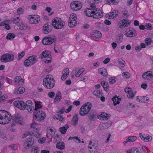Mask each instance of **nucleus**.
Returning <instances> with one entry per match:
<instances>
[{
  "label": "nucleus",
  "instance_id": "nucleus-1",
  "mask_svg": "<svg viewBox=\"0 0 153 153\" xmlns=\"http://www.w3.org/2000/svg\"><path fill=\"white\" fill-rule=\"evenodd\" d=\"M90 7L91 8H87L85 11L86 16L95 19L99 18L102 16L103 13L100 9L95 8L94 4H91Z\"/></svg>",
  "mask_w": 153,
  "mask_h": 153
},
{
  "label": "nucleus",
  "instance_id": "nucleus-2",
  "mask_svg": "<svg viewBox=\"0 0 153 153\" xmlns=\"http://www.w3.org/2000/svg\"><path fill=\"white\" fill-rule=\"evenodd\" d=\"M43 85L47 89L52 88L55 86V81L51 75H47L43 79Z\"/></svg>",
  "mask_w": 153,
  "mask_h": 153
},
{
  "label": "nucleus",
  "instance_id": "nucleus-3",
  "mask_svg": "<svg viewBox=\"0 0 153 153\" xmlns=\"http://www.w3.org/2000/svg\"><path fill=\"white\" fill-rule=\"evenodd\" d=\"M11 114L5 110L0 111V124H6L10 122Z\"/></svg>",
  "mask_w": 153,
  "mask_h": 153
},
{
  "label": "nucleus",
  "instance_id": "nucleus-4",
  "mask_svg": "<svg viewBox=\"0 0 153 153\" xmlns=\"http://www.w3.org/2000/svg\"><path fill=\"white\" fill-rule=\"evenodd\" d=\"M91 107V103L90 102H87L80 108L79 110V114L83 116L87 114L90 111Z\"/></svg>",
  "mask_w": 153,
  "mask_h": 153
},
{
  "label": "nucleus",
  "instance_id": "nucleus-5",
  "mask_svg": "<svg viewBox=\"0 0 153 153\" xmlns=\"http://www.w3.org/2000/svg\"><path fill=\"white\" fill-rule=\"evenodd\" d=\"M52 24L54 28L59 29L64 27L65 22L61 18L58 17L52 20Z\"/></svg>",
  "mask_w": 153,
  "mask_h": 153
},
{
  "label": "nucleus",
  "instance_id": "nucleus-6",
  "mask_svg": "<svg viewBox=\"0 0 153 153\" xmlns=\"http://www.w3.org/2000/svg\"><path fill=\"white\" fill-rule=\"evenodd\" d=\"M10 119V122L12 121V126H13L15 123L22 124L23 122V118L21 115L18 113L15 114L12 117L11 116Z\"/></svg>",
  "mask_w": 153,
  "mask_h": 153
},
{
  "label": "nucleus",
  "instance_id": "nucleus-7",
  "mask_svg": "<svg viewBox=\"0 0 153 153\" xmlns=\"http://www.w3.org/2000/svg\"><path fill=\"white\" fill-rule=\"evenodd\" d=\"M45 116V113L39 109V110L36 111L33 119L37 121H41L43 120Z\"/></svg>",
  "mask_w": 153,
  "mask_h": 153
},
{
  "label": "nucleus",
  "instance_id": "nucleus-8",
  "mask_svg": "<svg viewBox=\"0 0 153 153\" xmlns=\"http://www.w3.org/2000/svg\"><path fill=\"white\" fill-rule=\"evenodd\" d=\"M14 55L8 53L3 55L1 57V60L2 62H7L13 61L14 59Z\"/></svg>",
  "mask_w": 153,
  "mask_h": 153
},
{
  "label": "nucleus",
  "instance_id": "nucleus-9",
  "mask_svg": "<svg viewBox=\"0 0 153 153\" xmlns=\"http://www.w3.org/2000/svg\"><path fill=\"white\" fill-rule=\"evenodd\" d=\"M136 30L133 28L130 27L127 29L125 32V35L127 37H132L137 35Z\"/></svg>",
  "mask_w": 153,
  "mask_h": 153
},
{
  "label": "nucleus",
  "instance_id": "nucleus-10",
  "mask_svg": "<svg viewBox=\"0 0 153 153\" xmlns=\"http://www.w3.org/2000/svg\"><path fill=\"white\" fill-rule=\"evenodd\" d=\"M88 147L89 150L91 153H95L98 149V144L96 142L90 141Z\"/></svg>",
  "mask_w": 153,
  "mask_h": 153
},
{
  "label": "nucleus",
  "instance_id": "nucleus-11",
  "mask_svg": "<svg viewBox=\"0 0 153 153\" xmlns=\"http://www.w3.org/2000/svg\"><path fill=\"white\" fill-rule=\"evenodd\" d=\"M76 16L75 14H71L69 17L68 25L71 27H74L75 26L77 22L76 21Z\"/></svg>",
  "mask_w": 153,
  "mask_h": 153
},
{
  "label": "nucleus",
  "instance_id": "nucleus-12",
  "mask_svg": "<svg viewBox=\"0 0 153 153\" xmlns=\"http://www.w3.org/2000/svg\"><path fill=\"white\" fill-rule=\"evenodd\" d=\"M71 9L73 10L77 11L80 10L82 7L81 3L78 1H74L70 4Z\"/></svg>",
  "mask_w": 153,
  "mask_h": 153
},
{
  "label": "nucleus",
  "instance_id": "nucleus-13",
  "mask_svg": "<svg viewBox=\"0 0 153 153\" xmlns=\"http://www.w3.org/2000/svg\"><path fill=\"white\" fill-rule=\"evenodd\" d=\"M34 131H27L23 135L22 137L25 138L27 136H31L33 135L36 138H38L41 137V134L39 133V130H33Z\"/></svg>",
  "mask_w": 153,
  "mask_h": 153
},
{
  "label": "nucleus",
  "instance_id": "nucleus-14",
  "mask_svg": "<svg viewBox=\"0 0 153 153\" xmlns=\"http://www.w3.org/2000/svg\"><path fill=\"white\" fill-rule=\"evenodd\" d=\"M53 37L47 36L44 38L42 40V43L45 45H49L52 44L55 41Z\"/></svg>",
  "mask_w": 153,
  "mask_h": 153
},
{
  "label": "nucleus",
  "instance_id": "nucleus-15",
  "mask_svg": "<svg viewBox=\"0 0 153 153\" xmlns=\"http://www.w3.org/2000/svg\"><path fill=\"white\" fill-rule=\"evenodd\" d=\"M13 104L15 106L21 110H24L26 108L25 103L22 101H15L13 102Z\"/></svg>",
  "mask_w": 153,
  "mask_h": 153
},
{
  "label": "nucleus",
  "instance_id": "nucleus-16",
  "mask_svg": "<svg viewBox=\"0 0 153 153\" xmlns=\"http://www.w3.org/2000/svg\"><path fill=\"white\" fill-rule=\"evenodd\" d=\"M130 21H128L126 19H123L120 21L118 24L119 28H122L128 27L130 24Z\"/></svg>",
  "mask_w": 153,
  "mask_h": 153
},
{
  "label": "nucleus",
  "instance_id": "nucleus-17",
  "mask_svg": "<svg viewBox=\"0 0 153 153\" xmlns=\"http://www.w3.org/2000/svg\"><path fill=\"white\" fill-rule=\"evenodd\" d=\"M34 143V139L31 137H30L25 141L24 144V146L26 149H29L31 147Z\"/></svg>",
  "mask_w": 153,
  "mask_h": 153
},
{
  "label": "nucleus",
  "instance_id": "nucleus-18",
  "mask_svg": "<svg viewBox=\"0 0 153 153\" xmlns=\"http://www.w3.org/2000/svg\"><path fill=\"white\" fill-rule=\"evenodd\" d=\"M142 76L145 80H151L153 77V72L151 71L146 72L143 74Z\"/></svg>",
  "mask_w": 153,
  "mask_h": 153
},
{
  "label": "nucleus",
  "instance_id": "nucleus-19",
  "mask_svg": "<svg viewBox=\"0 0 153 153\" xmlns=\"http://www.w3.org/2000/svg\"><path fill=\"white\" fill-rule=\"evenodd\" d=\"M40 20V17L39 15H34L30 18V22L31 24H37Z\"/></svg>",
  "mask_w": 153,
  "mask_h": 153
},
{
  "label": "nucleus",
  "instance_id": "nucleus-20",
  "mask_svg": "<svg viewBox=\"0 0 153 153\" xmlns=\"http://www.w3.org/2000/svg\"><path fill=\"white\" fill-rule=\"evenodd\" d=\"M26 108L29 112H32L34 110L32 102L30 100L27 101L25 103Z\"/></svg>",
  "mask_w": 153,
  "mask_h": 153
},
{
  "label": "nucleus",
  "instance_id": "nucleus-21",
  "mask_svg": "<svg viewBox=\"0 0 153 153\" xmlns=\"http://www.w3.org/2000/svg\"><path fill=\"white\" fill-rule=\"evenodd\" d=\"M118 11L117 10H114L112 12H110L106 14L105 16L106 18L110 19H113L117 16Z\"/></svg>",
  "mask_w": 153,
  "mask_h": 153
},
{
  "label": "nucleus",
  "instance_id": "nucleus-22",
  "mask_svg": "<svg viewBox=\"0 0 153 153\" xmlns=\"http://www.w3.org/2000/svg\"><path fill=\"white\" fill-rule=\"evenodd\" d=\"M51 23H47L45 24L43 27L44 33L45 34H47L51 31Z\"/></svg>",
  "mask_w": 153,
  "mask_h": 153
},
{
  "label": "nucleus",
  "instance_id": "nucleus-23",
  "mask_svg": "<svg viewBox=\"0 0 153 153\" xmlns=\"http://www.w3.org/2000/svg\"><path fill=\"white\" fill-rule=\"evenodd\" d=\"M110 116L109 114L104 112L102 113L100 115L98 116V118L101 120H106L109 119Z\"/></svg>",
  "mask_w": 153,
  "mask_h": 153
},
{
  "label": "nucleus",
  "instance_id": "nucleus-24",
  "mask_svg": "<svg viewBox=\"0 0 153 153\" xmlns=\"http://www.w3.org/2000/svg\"><path fill=\"white\" fill-rule=\"evenodd\" d=\"M92 37L98 39H100L102 37V35L101 32L97 30H94L92 34Z\"/></svg>",
  "mask_w": 153,
  "mask_h": 153
},
{
  "label": "nucleus",
  "instance_id": "nucleus-25",
  "mask_svg": "<svg viewBox=\"0 0 153 153\" xmlns=\"http://www.w3.org/2000/svg\"><path fill=\"white\" fill-rule=\"evenodd\" d=\"M69 73V70L68 68H66L63 71V74L61 77L62 80H65L68 77Z\"/></svg>",
  "mask_w": 153,
  "mask_h": 153
},
{
  "label": "nucleus",
  "instance_id": "nucleus-26",
  "mask_svg": "<svg viewBox=\"0 0 153 153\" xmlns=\"http://www.w3.org/2000/svg\"><path fill=\"white\" fill-rule=\"evenodd\" d=\"M98 74L101 75L104 77L108 75L107 70L104 68H99L98 71Z\"/></svg>",
  "mask_w": 153,
  "mask_h": 153
},
{
  "label": "nucleus",
  "instance_id": "nucleus-27",
  "mask_svg": "<svg viewBox=\"0 0 153 153\" xmlns=\"http://www.w3.org/2000/svg\"><path fill=\"white\" fill-rule=\"evenodd\" d=\"M55 129L53 128L52 127H48L47 129L48 134L51 137H52L55 134Z\"/></svg>",
  "mask_w": 153,
  "mask_h": 153
},
{
  "label": "nucleus",
  "instance_id": "nucleus-28",
  "mask_svg": "<svg viewBox=\"0 0 153 153\" xmlns=\"http://www.w3.org/2000/svg\"><path fill=\"white\" fill-rule=\"evenodd\" d=\"M15 81L16 83L19 85H22L23 84L24 80L19 76H17L15 78Z\"/></svg>",
  "mask_w": 153,
  "mask_h": 153
},
{
  "label": "nucleus",
  "instance_id": "nucleus-29",
  "mask_svg": "<svg viewBox=\"0 0 153 153\" xmlns=\"http://www.w3.org/2000/svg\"><path fill=\"white\" fill-rule=\"evenodd\" d=\"M112 100L113 102L114 105H116L117 104H119L120 101L121 100V99L119 98L117 95H115L112 98Z\"/></svg>",
  "mask_w": 153,
  "mask_h": 153
},
{
  "label": "nucleus",
  "instance_id": "nucleus-30",
  "mask_svg": "<svg viewBox=\"0 0 153 153\" xmlns=\"http://www.w3.org/2000/svg\"><path fill=\"white\" fill-rule=\"evenodd\" d=\"M28 59L30 61L31 64L32 65L34 64L36 61L37 59V58L35 55H33L30 56L28 58Z\"/></svg>",
  "mask_w": 153,
  "mask_h": 153
},
{
  "label": "nucleus",
  "instance_id": "nucleus-31",
  "mask_svg": "<svg viewBox=\"0 0 153 153\" xmlns=\"http://www.w3.org/2000/svg\"><path fill=\"white\" fill-rule=\"evenodd\" d=\"M68 128V125L67 124H66L64 126L60 128H59V130L62 134H64L66 133Z\"/></svg>",
  "mask_w": 153,
  "mask_h": 153
},
{
  "label": "nucleus",
  "instance_id": "nucleus-32",
  "mask_svg": "<svg viewBox=\"0 0 153 153\" xmlns=\"http://www.w3.org/2000/svg\"><path fill=\"white\" fill-rule=\"evenodd\" d=\"M101 84L105 91H107L109 90V85L107 82L104 81H102Z\"/></svg>",
  "mask_w": 153,
  "mask_h": 153
},
{
  "label": "nucleus",
  "instance_id": "nucleus-33",
  "mask_svg": "<svg viewBox=\"0 0 153 153\" xmlns=\"http://www.w3.org/2000/svg\"><path fill=\"white\" fill-rule=\"evenodd\" d=\"M61 96V93L60 91L58 92L57 93L55 98L54 99V102L55 103H57L60 101Z\"/></svg>",
  "mask_w": 153,
  "mask_h": 153
},
{
  "label": "nucleus",
  "instance_id": "nucleus-34",
  "mask_svg": "<svg viewBox=\"0 0 153 153\" xmlns=\"http://www.w3.org/2000/svg\"><path fill=\"white\" fill-rule=\"evenodd\" d=\"M35 107H34V110L35 111L39 110V109L41 108L42 106V103L39 101L35 102Z\"/></svg>",
  "mask_w": 153,
  "mask_h": 153
},
{
  "label": "nucleus",
  "instance_id": "nucleus-35",
  "mask_svg": "<svg viewBox=\"0 0 153 153\" xmlns=\"http://www.w3.org/2000/svg\"><path fill=\"white\" fill-rule=\"evenodd\" d=\"M78 119V114H75L74 116L72 119V122L74 125L76 126L77 124Z\"/></svg>",
  "mask_w": 153,
  "mask_h": 153
},
{
  "label": "nucleus",
  "instance_id": "nucleus-36",
  "mask_svg": "<svg viewBox=\"0 0 153 153\" xmlns=\"http://www.w3.org/2000/svg\"><path fill=\"white\" fill-rule=\"evenodd\" d=\"M18 27L20 30H25L27 28V25L23 22H21L19 24Z\"/></svg>",
  "mask_w": 153,
  "mask_h": 153
},
{
  "label": "nucleus",
  "instance_id": "nucleus-37",
  "mask_svg": "<svg viewBox=\"0 0 153 153\" xmlns=\"http://www.w3.org/2000/svg\"><path fill=\"white\" fill-rule=\"evenodd\" d=\"M40 126L39 124L36 123L35 122L32 123L31 125V128H33L34 129L33 130H39Z\"/></svg>",
  "mask_w": 153,
  "mask_h": 153
},
{
  "label": "nucleus",
  "instance_id": "nucleus-38",
  "mask_svg": "<svg viewBox=\"0 0 153 153\" xmlns=\"http://www.w3.org/2000/svg\"><path fill=\"white\" fill-rule=\"evenodd\" d=\"M93 94L98 97H100L101 96H102L103 93L101 91H100L98 90H96L93 91Z\"/></svg>",
  "mask_w": 153,
  "mask_h": 153
},
{
  "label": "nucleus",
  "instance_id": "nucleus-39",
  "mask_svg": "<svg viewBox=\"0 0 153 153\" xmlns=\"http://www.w3.org/2000/svg\"><path fill=\"white\" fill-rule=\"evenodd\" d=\"M123 38V34H119L116 38L115 42L117 43H120L122 41Z\"/></svg>",
  "mask_w": 153,
  "mask_h": 153
},
{
  "label": "nucleus",
  "instance_id": "nucleus-40",
  "mask_svg": "<svg viewBox=\"0 0 153 153\" xmlns=\"http://www.w3.org/2000/svg\"><path fill=\"white\" fill-rule=\"evenodd\" d=\"M65 143L63 142L58 143L56 145L57 148L60 149H63L65 148Z\"/></svg>",
  "mask_w": 153,
  "mask_h": 153
},
{
  "label": "nucleus",
  "instance_id": "nucleus-41",
  "mask_svg": "<svg viewBox=\"0 0 153 153\" xmlns=\"http://www.w3.org/2000/svg\"><path fill=\"white\" fill-rule=\"evenodd\" d=\"M112 125V123L110 121H108L107 123H104L102 124V126L104 128L107 129L109 127Z\"/></svg>",
  "mask_w": 153,
  "mask_h": 153
},
{
  "label": "nucleus",
  "instance_id": "nucleus-42",
  "mask_svg": "<svg viewBox=\"0 0 153 153\" xmlns=\"http://www.w3.org/2000/svg\"><path fill=\"white\" fill-rule=\"evenodd\" d=\"M84 68H81L79 70L77 71L76 70L75 71V76L76 77H79L84 71Z\"/></svg>",
  "mask_w": 153,
  "mask_h": 153
},
{
  "label": "nucleus",
  "instance_id": "nucleus-43",
  "mask_svg": "<svg viewBox=\"0 0 153 153\" xmlns=\"http://www.w3.org/2000/svg\"><path fill=\"white\" fill-rule=\"evenodd\" d=\"M137 139V137L135 136H131L128 137L127 138V141H128L129 142H133Z\"/></svg>",
  "mask_w": 153,
  "mask_h": 153
},
{
  "label": "nucleus",
  "instance_id": "nucleus-44",
  "mask_svg": "<svg viewBox=\"0 0 153 153\" xmlns=\"http://www.w3.org/2000/svg\"><path fill=\"white\" fill-rule=\"evenodd\" d=\"M39 150L37 146H34L31 149V153H38L39 152Z\"/></svg>",
  "mask_w": 153,
  "mask_h": 153
},
{
  "label": "nucleus",
  "instance_id": "nucleus-45",
  "mask_svg": "<svg viewBox=\"0 0 153 153\" xmlns=\"http://www.w3.org/2000/svg\"><path fill=\"white\" fill-rule=\"evenodd\" d=\"M43 54L44 57L45 58L48 59V58L51 57L50 53L48 51H43Z\"/></svg>",
  "mask_w": 153,
  "mask_h": 153
},
{
  "label": "nucleus",
  "instance_id": "nucleus-46",
  "mask_svg": "<svg viewBox=\"0 0 153 153\" xmlns=\"http://www.w3.org/2000/svg\"><path fill=\"white\" fill-rule=\"evenodd\" d=\"M15 36V35L13 33H9L7 34L6 38L7 39L12 40L13 39Z\"/></svg>",
  "mask_w": 153,
  "mask_h": 153
},
{
  "label": "nucleus",
  "instance_id": "nucleus-47",
  "mask_svg": "<svg viewBox=\"0 0 153 153\" xmlns=\"http://www.w3.org/2000/svg\"><path fill=\"white\" fill-rule=\"evenodd\" d=\"M118 62L122 67H124L125 66V62L123 59L121 58L119 59L118 60Z\"/></svg>",
  "mask_w": 153,
  "mask_h": 153
},
{
  "label": "nucleus",
  "instance_id": "nucleus-48",
  "mask_svg": "<svg viewBox=\"0 0 153 153\" xmlns=\"http://www.w3.org/2000/svg\"><path fill=\"white\" fill-rule=\"evenodd\" d=\"M122 17L124 18H126L128 17L129 15L128 11L126 10H124L122 12Z\"/></svg>",
  "mask_w": 153,
  "mask_h": 153
},
{
  "label": "nucleus",
  "instance_id": "nucleus-49",
  "mask_svg": "<svg viewBox=\"0 0 153 153\" xmlns=\"http://www.w3.org/2000/svg\"><path fill=\"white\" fill-rule=\"evenodd\" d=\"M15 90L17 92L18 94H21L24 92L25 88L23 87H21L19 88L18 89H16Z\"/></svg>",
  "mask_w": 153,
  "mask_h": 153
},
{
  "label": "nucleus",
  "instance_id": "nucleus-50",
  "mask_svg": "<svg viewBox=\"0 0 153 153\" xmlns=\"http://www.w3.org/2000/svg\"><path fill=\"white\" fill-rule=\"evenodd\" d=\"M96 115L94 112L90 113L88 117L90 120H92L94 118H96Z\"/></svg>",
  "mask_w": 153,
  "mask_h": 153
},
{
  "label": "nucleus",
  "instance_id": "nucleus-51",
  "mask_svg": "<svg viewBox=\"0 0 153 153\" xmlns=\"http://www.w3.org/2000/svg\"><path fill=\"white\" fill-rule=\"evenodd\" d=\"M55 117L56 119L59 120V121H63L64 120V118L61 114H56L55 115Z\"/></svg>",
  "mask_w": 153,
  "mask_h": 153
},
{
  "label": "nucleus",
  "instance_id": "nucleus-52",
  "mask_svg": "<svg viewBox=\"0 0 153 153\" xmlns=\"http://www.w3.org/2000/svg\"><path fill=\"white\" fill-rule=\"evenodd\" d=\"M119 0H109L108 1V3L115 5L117 4L119 2Z\"/></svg>",
  "mask_w": 153,
  "mask_h": 153
},
{
  "label": "nucleus",
  "instance_id": "nucleus-53",
  "mask_svg": "<svg viewBox=\"0 0 153 153\" xmlns=\"http://www.w3.org/2000/svg\"><path fill=\"white\" fill-rule=\"evenodd\" d=\"M139 150L137 148H132L130 151L129 153H140Z\"/></svg>",
  "mask_w": 153,
  "mask_h": 153
},
{
  "label": "nucleus",
  "instance_id": "nucleus-54",
  "mask_svg": "<svg viewBox=\"0 0 153 153\" xmlns=\"http://www.w3.org/2000/svg\"><path fill=\"white\" fill-rule=\"evenodd\" d=\"M145 28L148 30H152V25L149 23H146L145 25Z\"/></svg>",
  "mask_w": 153,
  "mask_h": 153
},
{
  "label": "nucleus",
  "instance_id": "nucleus-55",
  "mask_svg": "<svg viewBox=\"0 0 153 153\" xmlns=\"http://www.w3.org/2000/svg\"><path fill=\"white\" fill-rule=\"evenodd\" d=\"M143 97H139V96H137L136 98V100L138 102H146V101L144 100Z\"/></svg>",
  "mask_w": 153,
  "mask_h": 153
},
{
  "label": "nucleus",
  "instance_id": "nucleus-56",
  "mask_svg": "<svg viewBox=\"0 0 153 153\" xmlns=\"http://www.w3.org/2000/svg\"><path fill=\"white\" fill-rule=\"evenodd\" d=\"M145 42L147 45H149L152 43V39L150 38H147L145 39Z\"/></svg>",
  "mask_w": 153,
  "mask_h": 153
},
{
  "label": "nucleus",
  "instance_id": "nucleus-57",
  "mask_svg": "<svg viewBox=\"0 0 153 153\" xmlns=\"http://www.w3.org/2000/svg\"><path fill=\"white\" fill-rule=\"evenodd\" d=\"M24 65L26 67H28L30 65H32L28 59L25 60L24 62Z\"/></svg>",
  "mask_w": 153,
  "mask_h": 153
},
{
  "label": "nucleus",
  "instance_id": "nucleus-58",
  "mask_svg": "<svg viewBox=\"0 0 153 153\" xmlns=\"http://www.w3.org/2000/svg\"><path fill=\"white\" fill-rule=\"evenodd\" d=\"M122 75L124 77L128 78L130 77V74L128 72H123Z\"/></svg>",
  "mask_w": 153,
  "mask_h": 153
},
{
  "label": "nucleus",
  "instance_id": "nucleus-59",
  "mask_svg": "<svg viewBox=\"0 0 153 153\" xmlns=\"http://www.w3.org/2000/svg\"><path fill=\"white\" fill-rule=\"evenodd\" d=\"M20 18L19 17H17L13 19V23L16 24L19 23V22L20 21Z\"/></svg>",
  "mask_w": 153,
  "mask_h": 153
},
{
  "label": "nucleus",
  "instance_id": "nucleus-60",
  "mask_svg": "<svg viewBox=\"0 0 153 153\" xmlns=\"http://www.w3.org/2000/svg\"><path fill=\"white\" fill-rule=\"evenodd\" d=\"M139 149H138V150H139L140 153L142 152H146V147L142 145L141 146V147L140 148V147L139 148Z\"/></svg>",
  "mask_w": 153,
  "mask_h": 153
},
{
  "label": "nucleus",
  "instance_id": "nucleus-61",
  "mask_svg": "<svg viewBox=\"0 0 153 153\" xmlns=\"http://www.w3.org/2000/svg\"><path fill=\"white\" fill-rule=\"evenodd\" d=\"M25 54V52L24 51H22L20 53H19L18 56V60H20L21 58L23 57Z\"/></svg>",
  "mask_w": 153,
  "mask_h": 153
},
{
  "label": "nucleus",
  "instance_id": "nucleus-62",
  "mask_svg": "<svg viewBox=\"0 0 153 153\" xmlns=\"http://www.w3.org/2000/svg\"><path fill=\"white\" fill-rule=\"evenodd\" d=\"M152 140V137L151 136H148L146 137H145L143 139V141L145 142H148L151 141Z\"/></svg>",
  "mask_w": 153,
  "mask_h": 153
},
{
  "label": "nucleus",
  "instance_id": "nucleus-63",
  "mask_svg": "<svg viewBox=\"0 0 153 153\" xmlns=\"http://www.w3.org/2000/svg\"><path fill=\"white\" fill-rule=\"evenodd\" d=\"M7 97V95H4L1 97H0V102H1L4 100L6 99Z\"/></svg>",
  "mask_w": 153,
  "mask_h": 153
},
{
  "label": "nucleus",
  "instance_id": "nucleus-64",
  "mask_svg": "<svg viewBox=\"0 0 153 153\" xmlns=\"http://www.w3.org/2000/svg\"><path fill=\"white\" fill-rule=\"evenodd\" d=\"M114 77H111L109 79V82L110 84H113L116 82V80Z\"/></svg>",
  "mask_w": 153,
  "mask_h": 153
}]
</instances>
